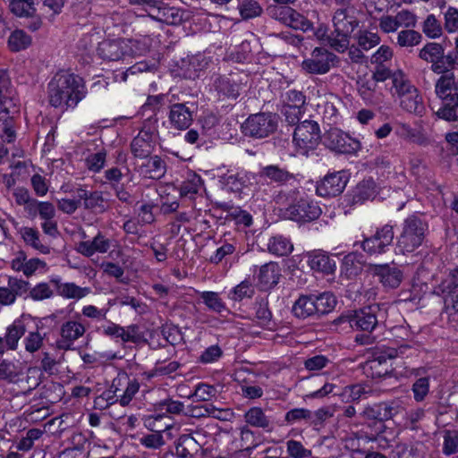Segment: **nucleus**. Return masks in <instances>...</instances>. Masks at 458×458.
Returning <instances> with one entry per match:
<instances>
[{"instance_id": "nucleus-1", "label": "nucleus", "mask_w": 458, "mask_h": 458, "mask_svg": "<svg viewBox=\"0 0 458 458\" xmlns=\"http://www.w3.org/2000/svg\"><path fill=\"white\" fill-rule=\"evenodd\" d=\"M86 96L81 77L67 71L57 72L48 83V100L55 107H75Z\"/></svg>"}, {"instance_id": "nucleus-2", "label": "nucleus", "mask_w": 458, "mask_h": 458, "mask_svg": "<svg viewBox=\"0 0 458 458\" xmlns=\"http://www.w3.org/2000/svg\"><path fill=\"white\" fill-rule=\"evenodd\" d=\"M386 310L377 303L360 310L347 311L334 320L335 326L348 325L350 328L372 332L379 322L386 319Z\"/></svg>"}, {"instance_id": "nucleus-3", "label": "nucleus", "mask_w": 458, "mask_h": 458, "mask_svg": "<svg viewBox=\"0 0 458 458\" xmlns=\"http://www.w3.org/2000/svg\"><path fill=\"white\" fill-rule=\"evenodd\" d=\"M393 89L400 100V106L404 111L418 116L425 112L423 98L418 89L411 83L402 71L394 72Z\"/></svg>"}, {"instance_id": "nucleus-4", "label": "nucleus", "mask_w": 458, "mask_h": 458, "mask_svg": "<svg viewBox=\"0 0 458 458\" xmlns=\"http://www.w3.org/2000/svg\"><path fill=\"white\" fill-rule=\"evenodd\" d=\"M427 230V224L418 216L407 217L403 221L402 232L397 237V250L403 254L414 251L422 244Z\"/></svg>"}, {"instance_id": "nucleus-5", "label": "nucleus", "mask_w": 458, "mask_h": 458, "mask_svg": "<svg viewBox=\"0 0 458 458\" xmlns=\"http://www.w3.org/2000/svg\"><path fill=\"white\" fill-rule=\"evenodd\" d=\"M321 140L320 129L317 122L305 120L299 123L293 132V144L300 155L308 156Z\"/></svg>"}, {"instance_id": "nucleus-6", "label": "nucleus", "mask_w": 458, "mask_h": 458, "mask_svg": "<svg viewBox=\"0 0 458 458\" xmlns=\"http://www.w3.org/2000/svg\"><path fill=\"white\" fill-rule=\"evenodd\" d=\"M87 332L84 319L80 314L64 321L58 331V338L55 342L59 350H72L76 341L82 338Z\"/></svg>"}, {"instance_id": "nucleus-7", "label": "nucleus", "mask_w": 458, "mask_h": 458, "mask_svg": "<svg viewBox=\"0 0 458 458\" xmlns=\"http://www.w3.org/2000/svg\"><path fill=\"white\" fill-rule=\"evenodd\" d=\"M245 135L265 138L277 128V116L271 113H259L250 115L242 126Z\"/></svg>"}, {"instance_id": "nucleus-8", "label": "nucleus", "mask_w": 458, "mask_h": 458, "mask_svg": "<svg viewBox=\"0 0 458 458\" xmlns=\"http://www.w3.org/2000/svg\"><path fill=\"white\" fill-rule=\"evenodd\" d=\"M394 237L393 225L386 224L377 228L371 236L364 238L361 247L369 255L383 254L388 250Z\"/></svg>"}, {"instance_id": "nucleus-9", "label": "nucleus", "mask_w": 458, "mask_h": 458, "mask_svg": "<svg viewBox=\"0 0 458 458\" xmlns=\"http://www.w3.org/2000/svg\"><path fill=\"white\" fill-rule=\"evenodd\" d=\"M198 112L195 101L174 103L169 106L168 121L172 128L176 130L188 129Z\"/></svg>"}, {"instance_id": "nucleus-10", "label": "nucleus", "mask_w": 458, "mask_h": 458, "mask_svg": "<svg viewBox=\"0 0 458 458\" xmlns=\"http://www.w3.org/2000/svg\"><path fill=\"white\" fill-rule=\"evenodd\" d=\"M135 41L127 38L104 40L98 44V53L105 60L117 61L126 55H137Z\"/></svg>"}, {"instance_id": "nucleus-11", "label": "nucleus", "mask_w": 458, "mask_h": 458, "mask_svg": "<svg viewBox=\"0 0 458 458\" xmlns=\"http://www.w3.org/2000/svg\"><path fill=\"white\" fill-rule=\"evenodd\" d=\"M324 143L331 150L341 154H355L361 148L358 140L338 128H331L326 132Z\"/></svg>"}, {"instance_id": "nucleus-12", "label": "nucleus", "mask_w": 458, "mask_h": 458, "mask_svg": "<svg viewBox=\"0 0 458 458\" xmlns=\"http://www.w3.org/2000/svg\"><path fill=\"white\" fill-rule=\"evenodd\" d=\"M349 181V174L345 170L328 173L318 182L317 193L321 197H335L345 189Z\"/></svg>"}, {"instance_id": "nucleus-13", "label": "nucleus", "mask_w": 458, "mask_h": 458, "mask_svg": "<svg viewBox=\"0 0 458 458\" xmlns=\"http://www.w3.org/2000/svg\"><path fill=\"white\" fill-rule=\"evenodd\" d=\"M144 427L151 432L165 434L171 439L179 433L180 426L174 423L171 416L165 412L156 411L143 418Z\"/></svg>"}, {"instance_id": "nucleus-14", "label": "nucleus", "mask_w": 458, "mask_h": 458, "mask_svg": "<svg viewBox=\"0 0 458 458\" xmlns=\"http://www.w3.org/2000/svg\"><path fill=\"white\" fill-rule=\"evenodd\" d=\"M336 56L333 53L322 47H316L310 55V57L303 60L301 67L309 73L325 74L327 73Z\"/></svg>"}, {"instance_id": "nucleus-15", "label": "nucleus", "mask_w": 458, "mask_h": 458, "mask_svg": "<svg viewBox=\"0 0 458 458\" xmlns=\"http://www.w3.org/2000/svg\"><path fill=\"white\" fill-rule=\"evenodd\" d=\"M417 17L407 10H402L395 15H382L378 20V27L382 32L389 34L403 28H415Z\"/></svg>"}, {"instance_id": "nucleus-16", "label": "nucleus", "mask_w": 458, "mask_h": 458, "mask_svg": "<svg viewBox=\"0 0 458 458\" xmlns=\"http://www.w3.org/2000/svg\"><path fill=\"white\" fill-rule=\"evenodd\" d=\"M148 16L168 25H177L182 21V12L162 1H150Z\"/></svg>"}, {"instance_id": "nucleus-17", "label": "nucleus", "mask_w": 458, "mask_h": 458, "mask_svg": "<svg viewBox=\"0 0 458 458\" xmlns=\"http://www.w3.org/2000/svg\"><path fill=\"white\" fill-rule=\"evenodd\" d=\"M321 209L316 202L308 199H301L296 203L289 206L285 210V216L297 222H306L318 218Z\"/></svg>"}, {"instance_id": "nucleus-18", "label": "nucleus", "mask_w": 458, "mask_h": 458, "mask_svg": "<svg viewBox=\"0 0 458 458\" xmlns=\"http://www.w3.org/2000/svg\"><path fill=\"white\" fill-rule=\"evenodd\" d=\"M269 11L273 17L295 30L308 31L313 29L307 18L290 7H270Z\"/></svg>"}, {"instance_id": "nucleus-19", "label": "nucleus", "mask_w": 458, "mask_h": 458, "mask_svg": "<svg viewBox=\"0 0 458 458\" xmlns=\"http://www.w3.org/2000/svg\"><path fill=\"white\" fill-rule=\"evenodd\" d=\"M99 332L108 337L120 339L123 343H137L140 339L139 328L135 325L121 327L108 321L98 328Z\"/></svg>"}, {"instance_id": "nucleus-20", "label": "nucleus", "mask_w": 458, "mask_h": 458, "mask_svg": "<svg viewBox=\"0 0 458 458\" xmlns=\"http://www.w3.org/2000/svg\"><path fill=\"white\" fill-rule=\"evenodd\" d=\"M435 91L445 102L458 106V80L453 72L443 73L437 81Z\"/></svg>"}, {"instance_id": "nucleus-21", "label": "nucleus", "mask_w": 458, "mask_h": 458, "mask_svg": "<svg viewBox=\"0 0 458 458\" xmlns=\"http://www.w3.org/2000/svg\"><path fill=\"white\" fill-rule=\"evenodd\" d=\"M373 274L378 277L380 284L386 289H396L403 279V271L396 266L389 264L375 265Z\"/></svg>"}, {"instance_id": "nucleus-22", "label": "nucleus", "mask_w": 458, "mask_h": 458, "mask_svg": "<svg viewBox=\"0 0 458 458\" xmlns=\"http://www.w3.org/2000/svg\"><path fill=\"white\" fill-rule=\"evenodd\" d=\"M113 386L119 391V403L122 406L128 405L140 389V384L136 379H131L127 373H119L113 380Z\"/></svg>"}, {"instance_id": "nucleus-23", "label": "nucleus", "mask_w": 458, "mask_h": 458, "mask_svg": "<svg viewBox=\"0 0 458 458\" xmlns=\"http://www.w3.org/2000/svg\"><path fill=\"white\" fill-rule=\"evenodd\" d=\"M25 362L3 359L0 360V380L8 384L21 385L25 375Z\"/></svg>"}, {"instance_id": "nucleus-24", "label": "nucleus", "mask_w": 458, "mask_h": 458, "mask_svg": "<svg viewBox=\"0 0 458 458\" xmlns=\"http://www.w3.org/2000/svg\"><path fill=\"white\" fill-rule=\"evenodd\" d=\"M30 318V315H21L14 319L6 328L3 338L8 351H16L20 340L24 337L27 331V320Z\"/></svg>"}, {"instance_id": "nucleus-25", "label": "nucleus", "mask_w": 458, "mask_h": 458, "mask_svg": "<svg viewBox=\"0 0 458 458\" xmlns=\"http://www.w3.org/2000/svg\"><path fill=\"white\" fill-rule=\"evenodd\" d=\"M113 241L104 235L102 233H98L92 240L83 241L78 243L76 250L88 258L92 257L96 253L105 254L113 247Z\"/></svg>"}, {"instance_id": "nucleus-26", "label": "nucleus", "mask_w": 458, "mask_h": 458, "mask_svg": "<svg viewBox=\"0 0 458 458\" xmlns=\"http://www.w3.org/2000/svg\"><path fill=\"white\" fill-rule=\"evenodd\" d=\"M272 184L283 185L294 179L285 168L280 167L277 165H268L262 166L257 174V180Z\"/></svg>"}, {"instance_id": "nucleus-27", "label": "nucleus", "mask_w": 458, "mask_h": 458, "mask_svg": "<svg viewBox=\"0 0 458 458\" xmlns=\"http://www.w3.org/2000/svg\"><path fill=\"white\" fill-rule=\"evenodd\" d=\"M444 47L441 44L430 42L426 44L420 51L419 56L431 64V70L437 73L445 72V66L443 64Z\"/></svg>"}, {"instance_id": "nucleus-28", "label": "nucleus", "mask_w": 458, "mask_h": 458, "mask_svg": "<svg viewBox=\"0 0 458 458\" xmlns=\"http://www.w3.org/2000/svg\"><path fill=\"white\" fill-rule=\"evenodd\" d=\"M139 165L138 171L144 177L149 179H160L166 172L165 162L158 156L148 157Z\"/></svg>"}, {"instance_id": "nucleus-29", "label": "nucleus", "mask_w": 458, "mask_h": 458, "mask_svg": "<svg viewBox=\"0 0 458 458\" xmlns=\"http://www.w3.org/2000/svg\"><path fill=\"white\" fill-rule=\"evenodd\" d=\"M76 196L79 200H83V206L86 209L98 213H103L107 209L106 201L101 191H89L85 189H79Z\"/></svg>"}, {"instance_id": "nucleus-30", "label": "nucleus", "mask_w": 458, "mask_h": 458, "mask_svg": "<svg viewBox=\"0 0 458 458\" xmlns=\"http://www.w3.org/2000/svg\"><path fill=\"white\" fill-rule=\"evenodd\" d=\"M307 262L311 269L325 274H332L335 269V262L320 250L309 252Z\"/></svg>"}, {"instance_id": "nucleus-31", "label": "nucleus", "mask_w": 458, "mask_h": 458, "mask_svg": "<svg viewBox=\"0 0 458 458\" xmlns=\"http://www.w3.org/2000/svg\"><path fill=\"white\" fill-rule=\"evenodd\" d=\"M153 147L152 135L146 131H141L132 140L131 150L135 157L144 159L151 154Z\"/></svg>"}, {"instance_id": "nucleus-32", "label": "nucleus", "mask_w": 458, "mask_h": 458, "mask_svg": "<svg viewBox=\"0 0 458 458\" xmlns=\"http://www.w3.org/2000/svg\"><path fill=\"white\" fill-rule=\"evenodd\" d=\"M56 285L58 294L64 299L81 300L91 293L90 287H81L75 283H62L60 278L53 279Z\"/></svg>"}, {"instance_id": "nucleus-33", "label": "nucleus", "mask_w": 458, "mask_h": 458, "mask_svg": "<svg viewBox=\"0 0 458 458\" xmlns=\"http://www.w3.org/2000/svg\"><path fill=\"white\" fill-rule=\"evenodd\" d=\"M333 23L335 32L351 35L359 22L357 19L349 14L346 9H338L333 17Z\"/></svg>"}, {"instance_id": "nucleus-34", "label": "nucleus", "mask_w": 458, "mask_h": 458, "mask_svg": "<svg viewBox=\"0 0 458 458\" xmlns=\"http://www.w3.org/2000/svg\"><path fill=\"white\" fill-rule=\"evenodd\" d=\"M281 269L276 262H268L259 268L258 278L263 288L268 289L276 285L280 278Z\"/></svg>"}, {"instance_id": "nucleus-35", "label": "nucleus", "mask_w": 458, "mask_h": 458, "mask_svg": "<svg viewBox=\"0 0 458 458\" xmlns=\"http://www.w3.org/2000/svg\"><path fill=\"white\" fill-rule=\"evenodd\" d=\"M19 233L26 245L42 254L50 253V247L40 240L39 232L36 228L23 226L19 229Z\"/></svg>"}, {"instance_id": "nucleus-36", "label": "nucleus", "mask_w": 458, "mask_h": 458, "mask_svg": "<svg viewBox=\"0 0 458 458\" xmlns=\"http://www.w3.org/2000/svg\"><path fill=\"white\" fill-rule=\"evenodd\" d=\"M377 194V185L372 178L364 179L355 187L352 194L354 204L363 203L373 199Z\"/></svg>"}, {"instance_id": "nucleus-37", "label": "nucleus", "mask_w": 458, "mask_h": 458, "mask_svg": "<svg viewBox=\"0 0 458 458\" xmlns=\"http://www.w3.org/2000/svg\"><path fill=\"white\" fill-rule=\"evenodd\" d=\"M424 369H416L412 370V374L415 377H418L411 386L413 398L416 402L424 401L429 393L430 377L428 376H424Z\"/></svg>"}, {"instance_id": "nucleus-38", "label": "nucleus", "mask_w": 458, "mask_h": 458, "mask_svg": "<svg viewBox=\"0 0 458 458\" xmlns=\"http://www.w3.org/2000/svg\"><path fill=\"white\" fill-rule=\"evenodd\" d=\"M312 295H301L294 302L292 311L296 318L304 319L317 315Z\"/></svg>"}, {"instance_id": "nucleus-39", "label": "nucleus", "mask_w": 458, "mask_h": 458, "mask_svg": "<svg viewBox=\"0 0 458 458\" xmlns=\"http://www.w3.org/2000/svg\"><path fill=\"white\" fill-rule=\"evenodd\" d=\"M225 183L233 191H240L244 187L257 182V174L242 170L225 177Z\"/></svg>"}, {"instance_id": "nucleus-40", "label": "nucleus", "mask_w": 458, "mask_h": 458, "mask_svg": "<svg viewBox=\"0 0 458 458\" xmlns=\"http://www.w3.org/2000/svg\"><path fill=\"white\" fill-rule=\"evenodd\" d=\"M38 328L37 326L36 330L29 331L22 338L24 351L30 355L41 351L45 344L47 333H40Z\"/></svg>"}, {"instance_id": "nucleus-41", "label": "nucleus", "mask_w": 458, "mask_h": 458, "mask_svg": "<svg viewBox=\"0 0 458 458\" xmlns=\"http://www.w3.org/2000/svg\"><path fill=\"white\" fill-rule=\"evenodd\" d=\"M215 87L219 93L233 99L240 95L242 89V84L233 76L218 78Z\"/></svg>"}, {"instance_id": "nucleus-42", "label": "nucleus", "mask_w": 458, "mask_h": 458, "mask_svg": "<svg viewBox=\"0 0 458 458\" xmlns=\"http://www.w3.org/2000/svg\"><path fill=\"white\" fill-rule=\"evenodd\" d=\"M397 133L400 137L421 146L430 143L428 136L422 129L412 128L407 123H401Z\"/></svg>"}, {"instance_id": "nucleus-43", "label": "nucleus", "mask_w": 458, "mask_h": 458, "mask_svg": "<svg viewBox=\"0 0 458 458\" xmlns=\"http://www.w3.org/2000/svg\"><path fill=\"white\" fill-rule=\"evenodd\" d=\"M268 251L276 256L289 255L293 250V245L290 239L283 235H276L268 240L267 244Z\"/></svg>"}, {"instance_id": "nucleus-44", "label": "nucleus", "mask_w": 458, "mask_h": 458, "mask_svg": "<svg viewBox=\"0 0 458 458\" xmlns=\"http://www.w3.org/2000/svg\"><path fill=\"white\" fill-rule=\"evenodd\" d=\"M376 87L377 83L371 78H362L358 81V92L366 104L376 105L378 103Z\"/></svg>"}, {"instance_id": "nucleus-45", "label": "nucleus", "mask_w": 458, "mask_h": 458, "mask_svg": "<svg viewBox=\"0 0 458 458\" xmlns=\"http://www.w3.org/2000/svg\"><path fill=\"white\" fill-rule=\"evenodd\" d=\"M197 442L190 435L181 436L175 445V454L179 458H192L193 451H197Z\"/></svg>"}, {"instance_id": "nucleus-46", "label": "nucleus", "mask_w": 458, "mask_h": 458, "mask_svg": "<svg viewBox=\"0 0 458 458\" xmlns=\"http://www.w3.org/2000/svg\"><path fill=\"white\" fill-rule=\"evenodd\" d=\"M315 299L317 315L331 312L336 306L335 296L330 292H325L319 295H312Z\"/></svg>"}, {"instance_id": "nucleus-47", "label": "nucleus", "mask_w": 458, "mask_h": 458, "mask_svg": "<svg viewBox=\"0 0 458 458\" xmlns=\"http://www.w3.org/2000/svg\"><path fill=\"white\" fill-rule=\"evenodd\" d=\"M370 390L368 386L363 385H351L343 388L339 394L343 401L346 403L358 402L362 398L367 397Z\"/></svg>"}, {"instance_id": "nucleus-48", "label": "nucleus", "mask_w": 458, "mask_h": 458, "mask_svg": "<svg viewBox=\"0 0 458 458\" xmlns=\"http://www.w3.org/2000/svg\"><path fill=\"white\" fill-rule=\"evenodd\" d=\"M31 38L25 31L16 30L8 38V47L13 52H19L26 49L31 44Z\"/></svg>"}, {"instance_id": "nucleus-49", "label": "nucleus", "mask_w": 458, "mask_h": 458, "mask_svg": "<svg viewBox=\"0 0 458 458\" xmlns=\"http://www.w3.org/2000/svg\"><path fill=\"white\" fill-rule=\"evenodd\" d=\"M421 35L413 28H403L397 34L396 44L401 47H412L421 41Z\"/></svg>"}, {"instance_id": "nucleus-50", "label": "nucleus", "mask_w": 458, "mask_h": 458, "mask_svg": "<svg viewBox=\"0 0 458 458\" xmlns=\"http://www.w3.org/2000/svg\"><path fill=\"white\" fill-rule=\"evenodd\" d=\"M245 421L256 428H267L270 426V420L259 407H252L244 414Z\"/></svg>"}, {"instance_id": "nucleus-51", "label": "nucleus", "mask_w": 458, "mask_h": 458, "mask_svg": "<svg viewBox=\"0 0 458 458\" xmlns=\"http://www.w3.org/2000/svg\"><path fill=\"white\" fill-rule=\"evenodd\" d=\"M199 296L208 310L216 313H221L226 310L225 303L220 298L218 293L204 291L199 293Z\"/></svg>"}, {"instance_id": "nucleus-52", "label": "nucleus", "mask_w": 458, "mask_h": 458, "mask_svg": "<svg viewBox=\"0 0 458 458\" xmlns=\"http://www.w3.org/2000/svg\"><path fill=\"white\" fill-rule=\"evenodd\" d=\"M66 2L67 0H41L40 11L47 20L53 21L63 12Z\"/></svg>"}, {"instance_id": "nucleus-53", "label": "nucleus", "mask_w": 458, "mask_h": 458, "mask_svg": "<svg viewBox=\"0 0 458 458\" xmlns=\"http://www.w3.org/2000/svg\"><path fill=\"white\" fill-rule=\"evenodd\" d=\"M138 441L140 445L151 450L161 449L166 444L165 436L156 432L142 434Z\"/></svg>"}, {"instance_id": "nucleus-54", "label": "nucleus", "mask_w": 458, "mask_h": 458, "mask_svg": "<svg viewBox=\"0 0 458 458\" xmlns=\"http://www.w3.org/2000/svg\"><path fill=\"white\" fill-rule=\"evenodd\" d=\"M356 40L361 49L369 51L380 43V37L377 32L363 30L358 31Z\"/></svg>"}, {"instance_id": "nucleus-55", "label": "nucleus", "mask_w": 458, "mask_h": 458, "mask_svg": "<svg viewBox=\"0 0 458 458\" xmlns=\"http://www.w3.org/2000/svg\"><path fill=\"white\" fill-rule=\"evenodd\" d=\"M255 293L254 287L250 281L244 280L233 287L229 293V298L240 301L244 298H251Z\"/></svg>"}, {"instance_id": "nucleus-56", "label": "nucleus", "mask_w": 458, "mask_h": 458, "mask_svg": "<svg viewBox=\"0 0 458 458\" xmlns=\"http://www.w3.org/2000/svg\"><path fill=\"white\" fill-rule=\"evenodd\" d=\"M11 11L19 17H28L32 15L36 9L34 0H11Z\"/></svg>"}, {"instance_id": "nucleus-57", "label": "nucleus", "mask_w": 458, "mask_h": 458, "mask_svg": "<svg viewBox=\"0 0 458 458\" xmlns=\"http://www.w3.org/2000/svg\"><path fill=\"white\" fill-rule=\"evenodd\" d=\"M239 13L243 20L259 17L262 13V7L257 1L244 0L239 4Z\"/></svg>"}, {"instance_id": "nucleus-58", "label": "nucleus", "mask_w": 458, "mask_h": 458, "mask_svg": "<svg viewBox=\"0 0 458 458\" xmlns=\"http://www.w3.org/2000/svg\"><path fill=\"white\" fill-rule=\"evenodd\" d=\"M216 389L215 386L204 383H199L196 386L194 392L189 395L196 402H208L215 397Z\"/></svg>"}, {"instance_id": "nucleus-59", "label": "nucleus", "mask_w": 458, "mask_h": 458, "mask_svg": "<svg viewBox=\"0 0 458 458\" xmlns=\"http://www.w3.org/2000/svg\"><path fill=\"white\" fill-rule=\"evenodd\" d=\"M202 186V179L197 174L191 175L181 186V196L191 198L199 192Z\"/></svg>"}, {"instance_id": "nucleus-60", "label": "nucleus", "mask_w": 458, "mask_h": 458, "mask_svg": "<svg viewBox=\"0 0 458 458\" xmlns=\"http://www.w3.org/2000/svg\"><path fill=\"white\" fill-rule=\"evenodd\" d=\"M54 292L47 283L41 282L29 290V297L35 301H42L52 298Z\"/></svg>"}, {"instance_id": "nucleus-61", "label": "nucleus", "mask_w": 458, "mask_h": 458, "mask_svg": "<svg viewBox=\"0 0 458 458\" xmlns=\"http://www.w3.org/2000/svg\"><path fill=\"white\" fill-rule=\"evenodd\" d=\"M183 403L173 399H165L156 404V411L165 412L169 416L180 414L183 411Z\"/></svg>"}, {"instance_id": "nucleus-62", "label": "nucleus", "mask_w": 458, "mask_h": 458, "mask_svg": "<svg viewBox=\"0 0 458 458\" xmlns=\"http://www.w3.org/2000/svg\"><path fill=\"white\" fill-rule=\"evenodd\" d=\"M392 454L393 458H422L418 445L399 444Z\"/></svg>"}, {"instance_id": "nucleus-63", "label": "nucleus", "mask_w": 458, "mask_h": 458, "mask_svg": "<svg viewBox=\"0 0 458 458\" xmlns=\"http://www.w3.org/2000/svg\"><path fill=\"white\" fill-rule=\"evenodd\" d=\"M306 98L301 91L289 89L283 95V106L304 108Z\"/></svg>"}, {"instance_id": "nucleus-64", "label": "nucleus", "mask_w": 458, "mask_h": 458, "mask_svg": "<svg viewBox=\"0 0 458 458\" xmlns=\"http://www.w3.org/2000/svg\"><path fill=\"white\" fill-rule=\"evenodd\" d=\"M443 453L451 455L458 453V430H446L444 435Z\"/></svg>"}]
</instances>
